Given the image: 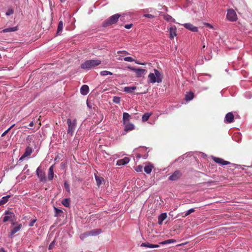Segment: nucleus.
Listing matches in <instances>:
<instances>
[{
  "mask_svg": "<svg viewBox=\"0 0 252 252\" xmlns=\"http://www.w3.org/2000/svg\"><path fill=\"white\" fill-rule=\"evenodd\" d=\"M154 73H150L148 76L149 83H159L162 82V75L158 69H154Z\"/></svg>",
  "mask_w": 252,
  "mask_h": 252,
  "instance_id": "nucleus-1",
  "label": "nucleus"
},
{
  "mask_svg": "<svg viewBox=\"0 0 252 252\" xmlns=\"http://www.w3.org/2000/svg\"><path fill=\"white\" fill-rule=\"evenodd\" d=\"M101 63V61L99 60H88L81 64V68L85 69H90L98 66Z\"/></svg>",
  "mask_w": 252,
  "mask_h": 252,
  "instance_id": "nucleus-2",
  "label": "nucleus"
},
{
  "mask_svg": "<svg viewBox=\"0 0 252 252\" xmlns=\"http://www.w3.org/2000/svg\"><path fill=\"white\" fill-rule=\"evenodd\" d=\"M67 124L68 126V128L67 130V134H69L71 136H72L73 134H74V132L76 127V120L74 119L73 120H71L70 119H67Z\"/></svg>",
  "mask_w": 252,
  "mask_h": 252,
  "instance_id": "nucleus-3",
  "label": "nucleus"
},
{
  "mask_svg": "<svg viewBox=\"0 0 252 252\" xmlns=\"http://www.w3.org/2000/svg\"><path fill=\"white\" fill-rule=\"evenodd\" d=\"M120 17L121 15L119 14H115L111 16L109 19L103 23V27H106L109 25L116 23Z\"/></svg>",
  "mask_w": 252,
  "mask_h": 252,
  "instance_id": "nucleus-4",
  "label": "nucleus"
},
{
  "mask_svg": "<svg viewBox=\"0 0 252 252\" xmlns=\"http://www.w3.org/2000/svg\"><path fill=\"white\" fill-rule=\"evenodd\" d=\"M226 17L229 21L232 22L236 21L237 20L236 13L233 9H228Z\"/></svg>",
  "mask_w": 252,
  "mask_h": 252,
  "instance_id": "nucleus-5",
  "label": "nucleus"
},
{
  "mask_svg": "<svg viewBox=\"0 0 252 252\" xmlns=\"http://www.w3.org/2000/svg\"><path fill=\"white\" fill-rule=\"evenodd\" d=\"M4 214L5 216L3 218V222H5L8 220L13 221V218L14 217L13 213L9 211H5Z\"/></svg>",
  "mask_w": 252,
  "mask_h": 252,
  "instance_id": "nucleus-6",
  "label": "nucleus"
},
{
  "mask_svg": "<svg viewBox=\"0 0 252 252\" xmlns=\"http://www.w3.org/2000/svg\"><path fill=\"white\" fill-rule=\"evenodd\" d=\"M128 68L135 72L136 75L138 77H141L146 72V70L142 68H136L132 67H128Z\"/></svg>",
  "mask_w": 252,
  "mask_h": 252,
  "instance_id": "nucleus-7",
  "label": "nucleus"
},
{
  "mask_svg": "<svg viewBox=\"0 0 252 252\" xmlns=\"http://www.w3.org/2000/svg\"><path fill=\"white\" fill-rule=\"evenodd\" d=\"M36 175L41 182L46 181V177L44 172L42 170L40 167H38L36 171Z\"/></svg>",
  "mask_w": 252,
  "mask_h": 252,
  "instance_id": "nucleus-8",
  "label": "nucleus"
},
{
  "mask_svg": "<svg viewBox=\"0 0 252 252\" xmlns=\"http://www.w3.org/2000/svg\"><path fill=\"white\" fill-rule=\"evenodd\" d=\"M182 175L181 172L179 170H176L169 177V180L174 181L179 179Z\"/></svg>",
  "mask_w": 252,
  "mask_h": 252,
  "instance_id": "nucleus-9",
  "label": "nucleus"
},
{
  "mask_svg": "<svg viewBox=\"0 0 252 252\" xmlns=\"http://www.w3.org/2000/svg\"><path fill=\"white\" fill-rule=\"evenodd\" d=\"M212 159L215 162L219 163L220 165H222V166L226 165H228V164H230V162L224 160L223 159L220 158H217V157L213 156Z\"/></svg>",
  "mask_w": 252,
  "mask_h": 252,
  "instance_id": "nucleus-10",
  "label": "nucleus"
},
{
  "mask_svg": "<svg viewBox=\"0 0 252 252\" xmlns=\"http://www.w3.org/2000/svg\"><path fill=\"white\" fill-rule=\"evenodd\" d=\"M234 121V115L232 112H229L225 115L224 122L225 123H231Z\"/></svg>",
  "mask_w": 252,
  "mask_h": 252,
  "instance_id": "nucleus-11",
  "label": "nucleus"
},
{
  "mask_svg": "<svg viewBox=\"0 0 252 252\" xmlns=\"http://www.w3.org/2000/svg\"><path fill=\"white\" fill-rule=\"evenodd\" d=\"M183 26L187 29L193 32H197L198 31V28L194 26L190 23H185L183 24Z\"/></svg>",
  "mask_w": 252,
  "mask_h": 252,
  "instance_id": "nucleus-12",
  "label": "nucleus"
},
{
  "mask_svg": "<svg viewBox=\"0 0 252 252\" xmlns=\"http://www.w3.org/2000/svg\"><path fill=\"white\" fill-rule=\"evenodd\" d=\"M22 227V224L21 223L18 224L17 226L13 227L9 234V237L11 238H13L14 234L18 232Z\"/></svg>",
  "mask_w": 252,
  "mask_h": 252,
  "instance_id": "nucleus-13",
  "label": "nucleus"
},
{
  "mask_svg": "<svg viewBox=\"0 0 252 252\" xmlns=\"http://www.w3.org/2000/svg\"><path fill=\"white\" fill-rule=\"evenodd\" d=\"M130 161L129 158L125 157L123 159H119L117 161L116 165L118 166L125 165L127 164Z\"/></svg>",
  "mask_w": 252,
  "mask_h": 252,
  "instance_id": "nucleus-14",
  "label": "nucleus"
},
{
  "mask_svg": "<svg viewBox=\"0 0 252 252\" xmlns=\"http://www.w3.org/2000/svg\"><path fill=\"white\" fill-rule=\"evenodd\" d=\"M177 28L176 26H171L169 28L170 36L171 39H173L175 36H176Z\"/></svg>",
  "mask_w": 252,
  "mask_h": 252,
  "instance_id": "nucleus-15",
  "label": "nucleus"
},
{
  "mask_svg": "<svg viewBox=\"0 0 252 252\" xmlns=\"http://www.w3.org/2000/svg\"><path fill=\"white\" fill-rule=\"evenodd\" d=\"M32 153V149L28 147L26 148L25 152L23 156L20 158V160H22L24 158L30 156Z\"/></svg>",
  "mask_w": 252,
  "mask_h": 252,
  "instance_id": "nucleus-16",
  "label": "nucleus"
},
{
  "mask_svg": "<svg viewBox=\"0 0 252 252\" xmlns=\"http://www.w3.org/2000/svg\"><path fill=\"white\" fill-rule=\"evenodd\" d=\"M89 92V88L88 86L86 85H83L80 89V93L83 95H85L88 94Z\"/></svg>",
  "mask_w": 252,
  "mask_h": 252,
  "instance_id": "nucleus-17",
  "label": "nucleus"
},
{
  "mask_svg": "<svg viewBox=\"0 0 252 252\" xmlns=\"http://www.w3.org/2000/svg\"><path fill=\"white\" fill-rule=\"evenodd\" d=\"M141 247H147L149 248H158L159 247V245L150 244L149 243H143L141 244Z\"/></svg>",
  "mask_w": 252,
  "mask_h": 252,
  "instance_id": "nucleus-18",
  "label": "nucleus"
},
{
  "mask_svg": "<svg viewBox=\"0 0 252 252\" xmlns=\"http://www.w3.org/2000/svg\"><path fill=\"white\" fill-rule=\"evenodd\" d=\"M167 214L166 213H162L160 214L158 217V223L160 225L162 224L163 221L166 218Z\"/></svg>",
  "mask_w": 252,
  "mask_h": 252,
  "instance_id": "nucleus-19",
  "label": "nucleus"
},
{
  "mask_svg": "<svg viewBox=\"0 0 252 252\" xmlns=\"http://www.w3.org/2000/svg\"><path fill=\"white\" fill-rule=\"evenodd\" d=\"M54 165L51 166L48 170V178L51 181L54 178Z\"/></svg>",
  "mask_w": 252,
  "mask_h": 252,
  "instance_id": "nucleus-20",
  "label": "nucleus"
},
{
  "mask_svg": "<svg viewBox=\"0 0 252 252\" xmlns=\"http://www.w3.org/2000/svg\"><path fill=\"white\" fill-rule=\"evenodd\" d=\"M163 18L168 22L176 23V20L171 16L167 14H163Z\"/></svg>",
  "mask_w": 252,
  "mask_h": 252,
  "instance_id": "nucleus-21",
  "label": "nucleus"
},
{
  "mask_svg": "<svg viewBox=\"0 0 252 252\" xmlns=\"http://www.w3.org/2000/svg\"><path fill=\"white\" fill-rule=\"evenodd\" d=\"M88 232L90 236H96L100 234L102 232V231L100 229H94Z\"/></svg>",
  "mask_w": 252,
  "mask_h": 252,
  "instance_id": "nucleus-22",
  "label": "nucleus"
},
{
  "mask_svg": "<svg viewBox=\"0 0 252 252\" xmlns=\"http://www.w3.org/2000/svg\"><path fill=\"white\" fill-rule=\"evenodd\" d=\"M131 117L130 115L126 112H124L123 115V121L124 124H126V123L129 121Z\"/></svg>",
  "mask_w": 252,
  "mask_h": 252,
  "instance_id": "nucleus-23",
  "label": "nucleus"
},
{
  "mask_svg": "<svg viewBox=\"0 0 252 252\" xmlns=\"http://www.w3.org/2000/svg\"><path fill=\"white\" fill-rule=\"evenodd\" d=\"M136 86H128V87H125L124 88V91L126 93L131 94L132 93L133 91L135 90H136Z\"/></svg>",
  "mask_w": 252,
  "mask_h": 252,
  "instance_id": "nucleus-24",
  "label": "nucleus"
},
{
  "mask_svg": "<svg viewBox=\"0 0 252 252\" xmlns=\"http://www.w3.org/2000/svg\"><path fill=\"white\" fill-rule=\"evenodd\" d=\"M125 131L127 132L128 131L132 130L134 129V126L133 124L131 123H128L127 124H125Z\"/></svg>",
  "mask_w": 252,
  "mask_h": 252,
  "instance_id": "nucleus-25",
  "label": "nucleus"
},
{
  "mask_svg": "<svg viewBox=\"0 0 252 252\" xmlns=\"http://www.w3.org/2000/svg\"><path fill=\"white\" fill-rule=\"evenodd\" d=\"M194 97V94L192 92H189L187 93L185 96V99L187 101H190Z\"/></svg>",
  "mask_w": 252,
  "mask_h": 252,
  "instance_id": "nucleus-26",
  "label": "nucleus"
},
{
  "mask_svg": "<svg viewBox=\"0 0 252 252\" xmlns=\"http://www.w3.org/2000/svg\"><path fill=\"white\" fill-rule=\"evenodd\" d=\"M17 30H18L17 27H13L5 28L2 30V32H12L16 31Z\"/></svg>",
  "mask_w": 252,
  "mask_h": 252,
  "instance_id": "nucleus-27",
  "label": "nucleus"
},
{
  "mask_svg": "<svg viewBox=\"0 0 252 252\" xmlns=\"http://www.w3.org/2000/svg\"><path fill=\"white\" fill-rule=\"evenodd\" d=\"M94 177L97 185L99 187L102 184V182L104 181L103 178L102 177L98 176L97 175H95Z\"/></svg>",
  "mask_w": 252,
  "mask_h": 252,
  "instance_id": "nucleus-28",
  "label": "nucleus"
},
{
  "mask_svg": "<svg viewBox=\"0 0 252 252\" xmlns=\"http://www.w3.org/2000/svg\"><path fill=\"white\" fill-rule=\"evenodd\" d=\"M10 197V195H7L5 196L2 197L1 199L0 200V205H3L5 204L8 201V199Z\"/></svg>",
  "mask_w": 252,
  "mask_h": 252,
  "instance_id": "nucleus-29",
  "label": "nucleus"
},
{
  "mask_svg": "<svg viewBox=\"0 0 252 252\" xmlns=\"http://www.w3.org/2000/svg\"><path fill=\"white\" fill-rule=\"evenodd\" d=\"M176 242V240L171 239H168L165 241L161 242L159 243V244L164 245L169 244H171V243H174Z\"/></svg>",
  "mask_w": 252,
  "mask_h": 252,
  "instance_id": "nucleus-30",
  "label": "nucleus"
},
{
  "mask_svg": "<svg viewBox=\"0 0 252 252\" xmlns=\"http://www.w3.org/2000/svg\"><path fill=\"white\" fill-rule=\"evenodd\" d=\"M153 168V166L152 165H146L144 167V171L147 174H150L152 172Z\"/></svg>",
  "mask_w": 252,
  "mask_h": 252,
  "instance_id": "nucleus-31",
  "label": "nucleus"
},
{
  "mask_svg": "<svg viewBox=\"0 0 252 252\" xmlns=\"http://www.w3.org/2000/svg\"><path fill=\"white\" fill-rule=\"evenodd\" d=\"M62 203L65 207H69L70 206V199L69 198L63 199L62 201Z\"/></svg>",
  "mask_w": 252,
  "mask_h": 252,
  "instance_id": "nucleus-32",
  "label": "nucleus"
},
{
  "mask_svg": "<svg viewBox=\"0 0 252 252\" xmlns=\"http://www.w3.org/2000/svg\"><path fill=\"white\" fill-rule=\"evenodd\" d=\"M63 29V22L62 21H60L59 22L57 34H60V32H61Z\"/></svg>",
  "mask_w": 252,
  "mask_h": 252,
  "instance_id": "nucleus-33",
  "label": "nucleus"
},
{
  "mask_svg": "<svg viewBox=\"0 0 252 252\" xmlns=\"http://www.w3.org/2000/svg\"><path fill=\"white\" fill-rule=\"evenodd\" d=\"M150 116H151L150 113H145L142 117V121L146 122V121H148V120L149 119Z\"/></svg>",
  "mask_w": 252,
  "mask_h": 252,
  "instance_id": "nucleus-34",
  "label": "nucleus"
},
{
  "mask_svg": "<svg viewBox=\"0 0 252 252\" xmlns=\"http://www.w3.org/2000/svg\"><path fill=\"white\" fill-rule=\"evenodd\" d=\"M100 74L101 76H106L108 75H112L113 74V73L111 72L107 71V70L101 71L100 72Z\"/></svg>",
  "mask_w": 252,
  "mask_h": 252,
  "instance_id": "nucleus-35",
  "label": "nucleus"
},
{
  "mask_svg": "<svg viewBox=\"0 0 252 252\" xmlns=\"http://www.w3.org/2000/svg\"><path fill=\"white\" fill-rule=\"evenodd\" d=\"M195 211V210L194 208H191L188 210L185 213L184 215L183 216V217H186L188 215H189L190 214L194 212Z\"/></svg>",
  "mask_w": 252,
  "mask_h": 252,
  "instance_id": "nucleus-36",
  "label": "nucleus"
},
{
  "mask_svg": "<svg viewBox=\"0 0 252 252\" xmlns=\"http://www.w3.org/2000/svg\"><path fill=\"white\" fill-rule=\"evenodd\" d=\"M13 13H14L13 9L12 8H9L6 12L5 14L6 16H10V15L13 14Z\"/></svg>",
  "mask_w": 252,
  "mask_h": 252,
  "instance_id": "nucleus-37",
  "label": "nucleus"
},
{
  "mask_svg": "<svg viewBox=\"0 0 252 252\" xmlns=\"http://www.w3.org/2000/svg\"><path fill=\"white\" fill-rule=\"evenodd\" d=\"M123 60L126 62H134L135 60L131 57H125Z\"/></svg>",
  "mask_w": 252,
  "mask_h": 252,
  "instance_id": "nucleus-38",
  "label": "nucleus"
},
{
  "mask_svg": "<svg viewBox=\"0 0 252 252\" xmlns=\"http://www.w3.org/2000/svg\"><path fill=\"white\" fill-rule=\"evenodd\" d=\"M88 236H90V235H89V232L87 231L83 234H81L80 238L81 239L83 240L84 238Z\"/></svg>",
  "mask_w": 252,
  "mask_h": 252,
  "instance_id": "nucleus-39",
  "label": "nucleus"
},
{
  "mask_svg": "<svg viewBox=\"0 0 252 252\" xmlns=\"http://www.w3.org/2000/svg\"><path fill=\"white\" fill-rule=\"evenodd\" d=\"M14 126L15 124H13L12 126H11L7 130H6L5 131L3 132V133L1 134V136L3 137L5 136Z\"/></svg>",
  "mask_w": 252,
  "mask_h": 252,
  "instance_id": "nucleus-40",
  "label": "nucleus"
},
{
  "mask_svg": "<svg viewBox=\"0 0 252 252\" xmlns=\"http://www.w3.org/2000/svg\"><path fill=\"white\" fill-rule=\"evenodd\" d=\"M54 210H55V217H57L59 213L62 212V211L61 209H58L56 207H54Z\"/></svg>",
  "mask_w": 252,
  "mask_h": 252,
  "instance_id": "nucleus-41",
  "label": "nucleus"
},
{
  "mask_svg": "<svg viewBox=\"0 0 252 252\" xmlns=\"http://www.w3.org/2000/svg\"><path fill=\"white\" fill-rule=\"evenodd\" d=\"M113 101L114 102L116 103H119L120 102V98L118 96H114L113 98Z\"/></svg>",
  "mask_w": 252,
  "mask_h": 252,
  "instance_id": "nucleus-42",
  "label": "nucleus"
},
{
  "mask_svg": "<svg viewBox=\"0 0 252 252\" xmlns=\"http://www.w3.org/2000/svg\"><path fill=\"white\" fill-rule=\"evenodd\" d=\"M37 220L36 219L31 220L30 223H29V226L32 227L33 226L34 223Z\"/></svg>",
  "mask_w": 252,
  "mask_h": 252,
  "instance_id": "nucleus-43",
  "label": "nucleus"
},
{
  "mask_svg": "<svg viewBox=\"0 0 252 252\" xmlns=\"http://www.w3.org/2000/svg\"><path fill=\"white\" fill-rule=\"evenodd\" d=\"M55 244V241L54 240L49 245V247H48V249L49 250L53 249L54 247Z\"/></svg>",
  "mask_w": 252,
  "mask_h": 252,
  "instance_id": "nucleus-44",
  "label": "nucleus"
},
{
  "mask_svg": "<svg viewBox=\"0 0 252 252\" xmlns=\"http://www.w3.org/2000/svg\"><path fill=\"white\" fill-rule=\"evenodd\" d=\"M64 188H65L66 190L68 192H69L70 191V188H69V186L68 184L66 182H65L64 184Z\"/></svg>",
  "mask_w": 252,
  "mask_h": 252,
  "instance_id": "nucleus-45",
  "label": "nucleus"
},
{
  "mask_svg": "<svg viewBox=\"0 0 252 252\" xmlns=\"http://www.w3.org/2000/svg\"><path fill=\"white\" fill-rule=\"evenodd\" d=\"M144 17H146V18H150V19H152V18H155V16L154 15H152V14H145L144 15Z\"/></svg>",
  "mask_w": 252,
  "mask_h": 252,
  "instance_id": "nucleus-46",
  "label": "nucleus"
},
{
  "mask_svg": "<svg viewBox=\"0 0 252 252\" xmlns=\"http://www.w3.org/2000/svg\"><path fill=\"white\" fill-rule=\"evenodd\" d=\"M143 169V166L142 165H138L136 167L135 170L137 172H141Z\"/></svg>",
  "mask_w": 252,
  "mask_h": 252,
  "instance_id": "nucleus-47",
  "label": "nucleus"
},
{
  "mask_svg": "<svg viewBox=\"0 0 252 252\" xmlns=\"http://www.w3.org/2000/svg\"><path fill=\"white\" fill-rule=\"evenodd\" d=\"M118 54H124V55H129V53L128 52H127L126 51H125V50L119 51L118 52Z\"/></svg>",
  "mask_w": 252,
  "mask_h": 252,
  "instance_id": "nucleus-48",
  "label": "nucleus"
},
{
  "mask_svg": "<svg viewBox=\"0 0 252 252\" xmlns=\"http://www.w3.org/2000/svg\"><path fill=\"white\" fill-rule=\"evenodd\" d=\"M132 26V24H127V25H126L125 26V28L126 29H130Z\"/></svg>",
  "mask_w": 252,
  "mask_h": 252,
  "instance_id": "nucleus-49",
  "label": "nucleus"
},
{
  "mask_svg": "<svg viewBox=\"0 0 252 252\" xmlns=\"http://www.w3.org/2000/svg\"><path fill=\"white\" fill-rule=\"evenodd\" d=\"M205 25L210 29H213V26L209 23H205Z\"/></svg>",
  "mask_w": 252,
  "mask_h": 252,
  "instance_id": "nucleus-50",
  "label": "nucleus"
},
{
  "mask_svg": "<svg viewBox=\"0 0 252 252\" xmlns=\"http://www.w3.org/2000/svg\"><path fill=\"white\" fill-rule=\"evenodd\" d=\"M136 158H137V159H139V158H142V156L140 154H138L136 155Z\"/></svg>",
  "mask_w": 252,
  "mask_h": 252,
  "instance_id": "nucleus-51",
  "label": "nucleus"
},
{
  "mask_svg": "<svg viewBox=\"0 0 252 252\" xmlns=\"http://www.w3.org/2000/svg\"><path fill=\"white\" fill-rule=\"evenodd\" d=\"M33 125H34V123H33V121L31 122L30 123V124H29V126H31V127L33 126Z\"/></svg>",
  "mask_w": 252,
  "mask_h": 252,
  "instance_id": "nucleus-52",
  "label": "nucleus"
},
{
  "mask_svg": "<svg viewBox=\"0 0 252 252\" xmlns=\"http://www.w3.org/2000/svg\"><path fill=\"white\" fill-rule=\"evenodd\" d=\"M148 158V155H145L142 156V158L144 159H146Z\"/></svg>",
  "mask_w": 252,
  "mask_h": 252,
  "instance_id": "nucleus-53",
  "label": "nucleus"
},
{
  "mask_svg": "<svg viewBox=\"0 0 252 252\" xmlns=\"http://www.w3.org/2000/svg\"><path fill=\"white\" fill-rule=\"evenodd\" d=\"M0 252H6L3 248H0Z\"/></svg>",
  "mask_w": 252,
  "mask_h": 252,
  "instance_id": "nucleus-54",
  "label": "nucleus"
},
{
  "mask_svg": "<svg viewBox=\"0 0 252 252\" xmlns=\"http://www.w3.org/2000/svg\"><path fill=\"white\" fill-rule=\"evenodd\" d=\"M134 62L136 63V64H141V63L138 62V61H134Z\"/></svg>",
  "mask_w": 252,
  "mask_h": 252,
  "instance_id": "nucleus-55",
  "label": "nucleus"
},
{
  "mask_svg": "<svg viewBox=\"0 0 252 252\" xmlns=\"http://www.w3.org/2000/svg\"><path fill=\"white\" fill-rule=\"evenodd\" d=\"M60 1L61 2H64L65 1H66V0H60Z\"/></svg>",
  "mask_w": 252,
  "mask_h": 252,
  "instance_id": "nucleus-56",
  "label": "nucleus"
},
{
  "mask_svg": "<svg viewBox=\"0 0 252 252\" xmlns=\"http://www.w3.org/2000/svg\"><path fill=\"white\" fill-rule=\"evenodd\" d=\"M251 97H252V95L251 94H249V96H248L247 97L249 98H251Z\"/></svg>",
  "mask_w": 252,
  "mask_h": 252,
  "instance_id": "nucleus-57",
  "label": "nucleus"
},
{
  "mask_svg": "<svg viewBox=\"0 0 252 252\" xmlns=\"http://www.w3.org/2000/svg\"><path fill=\"white\" fill-rule=\"evenodd\" d=\"M164 9L165 11H167V7H165L164 8Z\"/></svg>",
  "mask_w": 252,
  "mask_h": 252,
  "instance_id": "nucleus-58",
  "label": "nucleus"
},
{
  "mask_svg": "<svg viewBox=\"0 0 252 252\" xmlns=\"http://www.w3.org/2000/svg\"><path fill=\"white\" fill-rule=\"evenodd\" d=\"M146 64V63H141V65H145Z\"/></svg>",
  "mask_w": 252,
  "mask_h": 252,
  "instance_id": "nucleus-59",
  "label": "nucleus"
},
{
  "mask_svg": "<svg viewBox=\"0 0 252 252\" xmlns=\"http://www.w3.org/2000/svg\"><path fill=\"white\" fill-rule=\"evenodd\" d=\"M15 224V222L13 221V222H12V225H14Z\"/></svg>",
  "mask_w": 252,
  "mask_h": 252,
  "instance_id": "nucleus-60",
  "label": "nucleus"
},
{
  "mask_svg": "<svg viewBox=\"0 0 252 252\" xmlns=\"http://www.w3.org/2000/svg\"><path fill=\"white\" fill-rule=\"evenodd\" d=\"M27 167H28V165H25V169L26 168H27Z\"/></svg>",
  "mask_w": 252,
  "mask_h": 252,
  "instance_id": "nucleus-61",
  "label": "nucleus"
},
{
  "mask_svg": "<svg viewBox=\"0 0 252 252\" xmlns=\"http://www.w3.org/2000/svg\"><path fill=\"white\" fill-rule=\"evenodd\" d=\"M87 106H88V107H90V105L89 104V103H88V102H87Z\"/></svg>",
  "mask_w": 252,
  "mask_h": 252,
  "instance_id": "nucleus-62",
  "label": "nucleus"
},
{
  "mask_svg": "<svg viewBox=\"0 0 252 252\" xmlns=\"http://www.w3.org/2000/svg\"><path fill=\"white\" fill-rule=\"evenodd\" d=\"M118 60H122V59H121V58H118Z\"/></svg>",
  "mask_w": 252,
  "mask_h": 252,
  "instance_id": "nucleus-63",
  "label": "nucleus"
},
{
  "mask_svg": "<svg viewBox=\"0 0 252 252\" xmlns=\"http://www.w3.org/2000/svg\"><path fill=\"white\" fill-rule=\"evenodd\" d=\"M197 63H198V64H201L202 63H198V62H197Z\"/></svg>",
  "mask_w": 252,
  "mask_h": 252,
  "instance_id": "nucleus-64",
  "label": "nucleus"
}]
</instances>
